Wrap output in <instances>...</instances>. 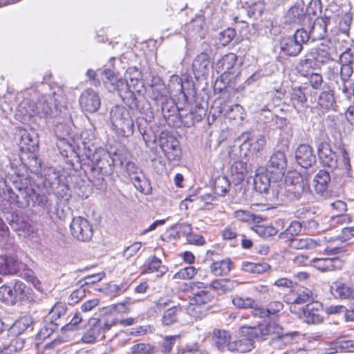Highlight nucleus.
<instances>
[{
	"instance_id": "nucleus-1",
	"label": "nucleus",
	"mask_w": 354,
	"mask_h": 354,
	"mask_svg": "<svg viewBox=\"0 0 354 354\" xmlns=\"http://www.w3.org/2000/svg\"><path fill=\"white\" fill-rule=\"evenodd\" d=\"M102 74L104 76V84L109 92H117L122 101L131 108L137 107L136 93L144 95L146 92L142 73L138 68H128L124 79L118 77L110 69L104 70Z\"/></svg>"
},
{
	"instance_id": "nucleus-2",
	"label": "nucleus",
	"mask_w": 354,
	"mask_h": 354,
	"mask_svg": "<svg viewBox=\"0 0 354 354\" xmlns=\"http://www.w3.org/2000/svg\"><path fill=\"white\" fill-rule=\"evenodd\" d=\"M309 184L307 180L297 172H290L286 176L284 183L272 185V199L284 201L285 198L290 200L299 199L301 196L308 192Z\"/></svg>"
},
{
	"instance_id": "nucleus-3",
	"label": "nucleus",
	"mask_w": 354,
	"mask_h": 354,
	"mask_svg": "<svg viewBox=\"0 0 354 354\" xmlns=\"http://www.w3.org/2000/svg\"><path fill=\"white\" fill-rule=\"evenodd\" d=\"M65 101L63 91L58 88L51 94L39 96L37 102L30 106L32 113L41 118H55L62 111Z\"/></svg>"
},
{
	"instance_id": "nucleus-4",
	"label": "nucleus",
	"mask_w": 354,
	"mask_h": 354,
	"mask_svg": "<svg viewBox=\"0 0 354 354\" xmlns=\"http://www.w3.org/2000/svg\"><path fill=\"white\" fill-rule=\"evenodd\" d=\"M84 154L91 161L93 170L105 176L111 175L115 166L123 165L121 156L118 153L111 156L103 149H85Z\"/></svg>"
},
{
	"instance_id": "nucleus-5",
	"label": "nucleus",
	"mask_w": 354,
	"mask_h": 354,
	"mask_svg": "<svg viewBox=\"0 0 354 354\" xmlns=\"http://www.w3.org/2000/svg\"><path fill=\"white\" fill-rule=\"evenodd\" d=\"M317 152L320 162L324 167H327L332 170L339 167L347 174L351 170L350 158L344 149H341L342 160L339 162L336 153L332 150L330 145L326 142L319 144Z\"/></svg>"
},
{
	"instance_id": "nucleus-6",
	"label": "nucleus",
	"mask_w": 354,
	"mask_h": 354,
	"mask_svg": "<svg viewBox=\"0 0 354 354\" xmlns=\"http://www.w3.org/2000/svg\"><path fill=\"white\" fill-rule=\"evenodd\" d=\"M110 119L116 132L121 136L129 137L134 131V122L129 111L123 106H115L110 113Z\"/></svg>"
},
{
	"instance_id": "nucleus-7",
	"label": "nucleus",
	"mask_w": 354,
	"mask_h": 354,
	"mask_svg": "<svg viewBox=\"0 0 354 354\" xmlns=\"http://www.w3.org/2000/svg\"><path fill=\"white\" fill-rule=\"evenodd\" d=\"M308 41L306 30L298 29L292 37H284L280 42L281 53L290 57L297 56L303 49V45Z\"/></svg>"
},
{
	"instance_id": "nucleus-8",
	"label": "nucleus",
	"mask_w": 354,
	"mask_h": 354,
	"mask_svg": "<svg viewBox=\"0 0 354 354\" xmlns=\"http://www.w3.org/2000/svg\"><path fill=\"white\" fill-rule=\"evenodd\" d=\"M328 78L330 81L334 82L337 88L348 98L351 96L350 91L353 86V82L351 79L352 74L348 73V70H345L344 73H339L338 66H328Z\"/></svg>"
},
{
	"instance_id": "nucleus-9",
	"label": "nucleus",
	"mask_w": 354,
	"mask_h": 354,
	"mask_svg": "<svg viewBox=\"0 0 354 354\" xmlns=\"http://www.w3.org/2000/svg\"><path fill=\"white\" fill-rule=\"evenodd\" d=\"M70 229L72 236L81 241H90L93 236V231L88 220L77 216L73 218Z\"/></svg>"
},
{
	"instance_id": "nucleus-10",
	"label": "nucleus",
	"mask_w": 354,
	"mask_h": 354,
	"mask_svg": "<svg viewBox=\"0 0 354 354\" xmlns=\"http://www.w3.org/2000/svg\"><path fill=\"white\" fill-rule=\"evenodd\" d=\"M79 103L84 111L95 113L100 107L101 99L98 93L91 88H87L80 95Z\"/></svg>"
},
{
	"instance_id": "nucleus-11",
	"label": "nucleus",
	"mask_w": 354,
	"mask_h": 354,
	"mask_svg": "<svg viewBox=\"0 0 354 354\" xmlns=\"http://www.w3.org/2000/svg\"><path fill=\"white\" fill-rule=\"evenodd\" d=\"M160 146L167 158L170 160H178L180 157L179 142L173 136H161Z\"/></svg>"
},
{
	"instance_id": "nucleus-12",
	"label": "nucleus",
	"mask_w": 354,
	"mask_h": 354,
	"mask_svg": "<svg viewBox=\"0 0 354 354\" xmlns=\"http://www.w3.org/2000/svg\"><path fill=\"white\" fill-rule=\"evenodd\" d=\"M212 344L221 352L229 351L232 344V335L228 330L215 328L211 333Z\"/></svg>"
},
{
	"instance_id": "nucleus-13",
	"label": "nucleus",
	"mask_w": 354,
	"mask_h": 354,
	"mask_svg": "<svg viewBox=\"0 0 354 354\" xmlns=\"http://www.w3.org/2000/svg\"><path fill=\"white\" fill-rule=\"evenodd\" d=\"M286 166L287 160L284 152L277 151L271 156L267 165V171L279 178L283 176Z\"/></svg>"
},
{
	"instance_id": "nucleus-14",
	"label": "nucleus",
	"mask_w": 354,
	"mask_h": 354,
	"mask_svg": "<svg viewBox=\"0 0 354 354\" xmlns=\"http://www.w3.org/2000/svg\"><path fill=\"white\" fill-rule=\"evenodd\" d=\"M343 264V261L338 257L314 258L310 261V266L322 272L341 269Z\"/></svg>"
},
{
	"instance_id": "nucleus-15",
	"label": "nucleus",
	"mask_w": 354,
	"mask_h": 354,
	"mask_svg": "<svg viewBox=\"0 0 354 354\" xmlns=\"http://www.w3.org/2000/svg\"><path fill=\"white\" fill-rule=\"evenodd\" d=\"M8 252L0 257V274L14 275L19 271V263L16 257L13 256L10 246L6 248Z\"/></svg>"
},
{
	"instance_id": "nucleus-16",
	"label": "nucleus",
	"mask_w": 354,
	"mask_h": 354,
	"mask_svg": "<svg viewBox=\"0 0 354 354\" xmlns=\"http://www.w3.org/2000/svg\"><path fill=\"white\" fill-rule=\"evenodd\" d=\"M295 158L299 165L304 168H309L316 162V156L313 148L306 144L300 145L295 151Z\"/></svg>"
},
{
	"instance_id": "nucleus-17",
	"label": "nucleus",
	"mask_w": 354,
	"mask_h": 354,
	"mask_svg": "<svg viewBox=\"0 0 354 354\" xmlns=\"http://www.w3.org/2000/svg\"><path fill=\"white\" fill-rule=\"evenodd\" d=\"M185 315V308L180 304L175 305L165 310L161 317L164 326H171L182 322Z\"/></svg>"
},
{
	"instance_id": "nucleus-18",
	"label": "nucleus",
	"mask_w": 354,
	"mask_h": 354,
	"mask_svg": "<svg viewBox=\"0 0 354 354\" xmlns=\"http://www.w3.org/2000/svg\"><path fill=\"white\" fill-rule=\"evenodd\" d=\"M275 335L270 340V345L276 349H283L290 344L294 339L298 335L297 332L286 331L282 326L281 330L278 331Z\"/></svg>"
},
{
	"instance_id": "nucleus-19",
	"label": "nucleus",
	"mask_w": 354,
	"mask_h": 354,
	"mask_svg": "<svg viewBox=\"0 0 354 354\" xmlns=\"http://www.w3.org/2000/svg\"><path fill=\"white\" fill-rule=\"evenodd\" d=\"M306 18V11L304 4L294 5L285 15L286 22L290 24H302Z\"/></svg>"
},
{
	"instance_id": "nucleus-20",
	"label": "nucleus",
	"mask_w": 354,
	"mask_h": 354,
	"mask_svg": "<svg viewBox=\"0 0 354 354\" xmlns=\"http://www.w3.org/2000/svg\"><path fill=\"white\" fill-rule=\"evenodd\" d=\"M321 312L322 305L319 303L307 304L304 309V319L308 324H320L323 321Z\"/></svg>"
},
{
	"instance_id": "nucleus-21",
	"label": "nucleus",
	"mask_w": 354,
	"mask_h": 354,
	"mask_svg": "<svg viewBox=\"0 0 354 354\" xmlns=\"http://www.w3.org/2000/svg\"><path fill=\"white\" fill-rule=\"evenodd\" d=\"M286 301L290 304H303L313 299V292L305 287H298L286 296Z\"/></svg>"
},
{
	"instance_id": "nucleus-22",
	"label": "nucleus",
	"mask_w": 354,
	"mask_h": 354,
	"mask_svg": "<svg viewBox=\"0 0 354 354\" xmlns=\"http://www.w3.org/2000/svg\"><path fill=\"white\" fill-rule=\"evenodd\" d=\"M327 34V22L324 18L317 19L311 26L310 31H306L308 41L311 39L313 41L323 39Z\"/></svg>"
},
{
	"instance_id": "nucleus-23",
	"label": "nucleus",
	"mask_w": 354,
	"mask_h": 354,
	"mask_svg": "<svg viewBox=\"0 0 354 354\" xmlns=\"http://www.w3.org/2000/svg\"><path fill=\"white\" fill-rule=\"evenodd\" d=\"M212 66L209 56L205 53L198 55L192 64V68L196 75L204 76L208 74Z\"/></svg>"
},
{
	"instance_id": "nucleus-24",
	"label": "nucleus",
	"mask_w": 354,
	"mask_h": 354,
	"mask_svg": "<svg viewBox=\"0 0 354 354\" xmlns=\"http://www.w3.org/2000/svg\"><path fill=\"white\" fill-rule=\"evenodd\" d=\"M237 56L234 53L225 55L221 59L216 61L214 68L218 73H231L236 64Z\"/></svg>"
},
{
	"instance_id": "nucleus-25",
	"label": "nucleus",
	"mask_w": 354,
	"mask_h": 354,
	"mask_svg": "<svg viewBox=\"0 0 354 354\" xmlns=\"http://www.w3.org/2000/svg\"><path fill=\"white\" fill-rule=\"evenodd\" d=\"M167 268L162 264L161 260L156 256L148 258L142 267V273L158 272V277L162 276L166 272Z\"/></svg>"
},
{
	"instance_id": "nucleus-26",
	"label": "nucleus",
	"mask_w": 354,
	"mask_h": 354,
	"mask_svg": "<svg viewBox=\"0 0 354 354\" xmlns=\"http://www.w3.org/2000/svg\"><path fill=\"white\" fill-rule=\"evenodd\" d=\"M322 241L310 238L292 239L290 240V246L296 250H313L321 246Z\"/></svg>"
},
{
	"instance_id": "nucleus-27",
	"label": "nucleus",
	"mask_w": 354,
	"mask_h": 354,
	"mask_svg": "<svg viewBox=\"0 0 354 354\" xmlns=\"http://www.w3.org/2000/svg\"><path fill=\"white\" fill-rule=\"evenodd\" d=\"M254 341L250 338L243 337L237 340H232L229 352L233 353H245L254 348Z\"/></svg>"
},
{
	"instance_id": "nucleus-28",
	"label": "nucleus",
	"mask_w": 354,
	"mask_h": 354,
	"mask_svg": "<svg viewBox=\"0 0 354 354\" xmlns=\"http://www.w3.org/2000/svg\"><path fill=\"white\" fill-rule=\"evenodd\" d=\"M332 294L340 299H354V288L346 283L335 282L330 287Z\"/></svg>"
},
{
	"instance_id": "nucleus-29",
	"label": "nucleus",
	"mask_w": 354,
	"mask_h": 354,
	"mask_svg": "<svg viewBox=\"0 0 354 354\" xmlns=\"http://www.w3.org/2000/svg\"><path fill=\"white\" fill-rule=\"evenodd\" d=\"M252 330H254L257 337L265 338L270 335H275L276 333H279L278 331L281 330V326L274 322H265Z\"/></svg>"
},
{
	"instance_id": "nucleus-30",
	"label": "nucleus",
	"mask_w": 354,
	"mask_h": 354,
	"mask_svg": "<svg viewBox=\"0 0 354 354\" xmlns=\"http://www.w3.org/2000/svg\"><path fill=\"white\" fill-rule=\"evenodd\" d=\"M237 283L235 281H231L227 279H214L208 286H204V288H210L221 292H227L232 291Z\"/></svg>"
},
{
	"instance_id": "nucleus-31",
	"label": "nucleus",
	"mask_w": 354,
	"mask_h": 354,
	"mask_svg": "<svg viewBox=\"0 0 354 354\" xmlns=\"http://www.w3.org/2000/svg\"><path fill=\"white\" fill-rule=\"evenodd\" d=\"M306 87H296L292 88L290 94V100L295 108H300L304 106L307 102Z\"/></svg>"
},
{
	"instance_id": "nucleus-32",
	"label": "nucleus",
	"mask_w": 354,
	"mask_h": 354,
	"mask_svg": "<svg viewBox=\"0 0 354 354\" xmlns=\"http://www.w3.org/2000/svg\"><path fill=\"white\" fill-rule=\"evenodd\" d=\"M19 192V207L24 208L29 206L30 201H34L36 192L35 189L29 186L18 187Z\"/></svg>"
},
{
	"instance_id": "nucleus-33",
	"label": "nucleus",
	"mask_w": 354,
	"mask_h": 354,
	"mask_svg": "<svg viewBox=\"0 0 354 354\" xmlns=\"http://www.w3.org/2000/svg\"><path fill=\"white\" fill-rule=\"evenodd\" d=\"M315 188L318 193H323L326 190L330 182V176L325 170H319L314 178Z\"/></svg>"
},
{
	"instance_id": "nucleus-34",
	"label": "nucleus",
	"mask_w": 354,
	"mask_h": 354,
	"mask_svg": "<svg viewBox=\"0 0 354 354\" xmlns=\"http://www.w3.org/2000/svg\"><path fill=\"white\" fill-rule=\"evenodd\" d=\"M277 183L271 185L270 178L266 174H257L255 175L254 178V186L255 189L260 193H265L269 192V188L272 189V185Z\"/></svg>"
},
{
	"instance_id": "nucleus-35",
	"label": "nucleus",
	"mask_w": 354,
	"mask_h": 354,
	"mask_svg": "<svg viewBox=\"0 0 354 354\" xmlns=\"http://www.w3.org/2000/svg\"><path fill=\"white\" fill-rule=\"evenodd\" d=\"M232 261L230 259L214 261L210 266L211 272L216 276L227 274L231 270Z\"/></svg>"
},
{
	"instance_id": "nucleus-36",
	"label": "nucleus",
	"mask_w": 354,
	"mask_h": 354,
	"mask_svg": "<svg viewBox=\"0 0 354 354\" xmlns=\"http://www.w3.org/2000/svg\"><path fill=\"white\" fill-rule=\"evenodd\" d=\"M15 304L18 301H23L28 299V294L31 290L26 285L21 281L15 280L12 285Z\"/></svg>"
},
{
	"instance_id": "nucleus-37",
	"label": "nucleus",
	"mask_w": 354,
	"mask_h": 354,
	"mask_svg": "<svg viewBox=\"0 0 354 354\" xmlns=\"http://www.w3.org/2000/svg\"><path fill=\"white\" fill-rule=\"evenodd\" d=\"M339 64H341L339 68V73H344L345 70L348 71V73L353 74V62L354 61V56L351 49L346 50L339 55Z\"/></svg>"
},
{
	"instance_id": "nucleus-38",
	"label": "nucleus",
	"mask_w": 354,
	"mask_h": 354,
	"mask_svg": "<svg viewBox=\"0 0 354 354\" xmlns=\"http://www.w3.org/2000/svg\"><path fill=\"white\" fill-rule=\"evenodd\" d=\"M265 3L263 1H259L248 6L247 8L242 7L241 12H246L250 18L254 19H259L265 10Z\"/></svg>"
},
{
	"instance_id": "nucleus-39",
	"label": "nucleus",
	"mask_w": 354,
	"mask_h": 354,
	"mask_svg": "<svg viewBox=\"0 0 354 354\" xmlns=\"http://www.w3.org/2000/svg\"><path fill=\"white\" fill-rule=\"evenodd\" d=\"M212 299L213 296L207 290H194L193 297L190 299L189 304L201 306L209 303Z\"/></svg>"
},
{
	"instance_id": "nucleus-40",
	"label": "nucleus",
	"mask_w": 354,
	"mask_h": 354,
	"mask_svg": "<svg viewBox=\"0 0 354 354\" xmlns=\"http://www.w3.org/2000/svg\"><path fill=\"white\" fill-rule=\"evenodd\" d=\"M319 105L326 109L332 108L335 104V97L333 90L322 91L318 97Z\"/></svg>"
},
{
	"instance_id": "nucleus-41",
	"label": "nucleus",
	"mask_w": 354,
	"mask_h": 354,
	"mask_svg": "<svg viewBox=\"0 0 354 354\" xmlns=\"http://www.w3.org/2000/svg\"><path fill=\"white\" fill-rule=\"evenodd\" d=\"M101 335L102 332L94 319L91 328L82 335V340L84 343L89 344L95 342Z\"/></svg>"
},
{
	"instance_id": "nucleus-42",
	"label": "nucleus",
	"mask_w": 354,
	"mask_h": 354,
	"mask_svg": "<svg viewBox=\"0 0 354 354\" xmlns=\"http://www.w3.org/2000/svg\"><path fill=\"white\" fill-rule=\"evenodd\" d=\"M230 183L227 177L221 176L215 179L214 192L221 196H225L229 191Z\"/></svg>"
},
{
	"instance_id": "nucleus-43",
	"label": "nucleus",
	"mask_w": 354,
	"mask_h": 354,
	"mask_svg": "<svg viewBox=\"0 0 354 354\" xmlns=\"http://www.w3.org/2000/svg\"><path fill=\"white\" fill-rule=\"evenodd\" d=\"M66 310L67 306L64 303L57 302L46 316V321L55 322L66 314Z\"/></svg>"
},
{
	"instance_id": "nucleus-44",
	"label": "nucleus",
	"mask_w": 354,
	"mask_h": 354,
	"mask_svg": "<svg viewBox=\"0 0 354 354\" xmlns=\"http://www.w3.org/2000/svg\"><path fill=\"white\" fill-rule=\"evenodd\" d=\"M0 300L8 304H15L12 285H3L0 287Z\"/></svg>"
},
{
	"instance_id": "nucleus-45",
	"label": "nucleus",
	"mask_w": 354,
	"mask_h": 354,
	"mask_svg": "<svg viewBox=\"0 0 354 354\" xmlns=\"http://www.w3.org/2000/svg\"><path fill=\"white\" fill-rule=\"evenodd\" d=\"M302 225L299 221H292L284 232L280 233L279 237L288 240L292 239V236L297 235L301 231Z\"/></svg>"
},
{
	"instance_id": "nucleus-46",
	"label": "nucleus",
	"mask_w": 354,
	"mask_h": 354,
	"mask_svg": "<svg viewBox=\"0 0 354 354\" xmlns=\"http://www.w3.org/2000/svg\"><path fill=\"white\" fill-rule=\"evenodd\" d=\"M283 308V304L280 301H272L269 303L266 308H260L259 316L261 317H268L271 315H275L281 311Z\"/></svg>"
},
{
	"instance_id": "nucleus-47",
	"label": "nucleus",
	"mask_w": 354,
	"mask_h": 354,
	"mask_svg": "<svg viewBox=\"0 0 354 354\" xmlns=\"http://www.w3.org/2000/svg\"><path fill=\"white\" fill-rule=\"evenodd\" d=\"M234 217L239 221L244 222L259 223L262 218L259 216L252 214L249 211L237 210L234 212Z\"/></svg>"
},
{
	"instance_id": "nucleus-48",
	"label": "nucleus",
	"mask_w": 354,
	"mask_h": 354,
	"mask_svg": "<svg viewBox=\"0 0 354 354\" xmlns=\"http://www.w3.org/2000/svg\"><path fill=\"white\" fill-rule=\"evenodd\" d=\"M128 288L127 284L121 283L117 285L115 283H108L104 288V292L111 297H115L124 292Z\"/></svg>"
},
{
	"instance_id": "nucleus-49",
	"label": "nucleus",
	"mask_w": 354,
	"mask_h": 354,
	"mask_svg": "<svg viewBox=\"0 0 354 354\" xmlns=\"http://www.w3.org/2000/svg\"><path fill=\"white\" fill-rule=\"evenodd\" d=\"M32 324V319L31 317L28 315L23 316L14 323L12 330L18 333H21L26 330Z\"/></svg>"
},
{
	"instance_id": "nucleus-50",
	"label": "nucleus",
	"mask_w": 354,
	"mask_h": 354,
	"mask_svg": "<svg viewBox=\"0 0 354 354\" xmlns=\"http://www.w3.org/2000/svg\"><path fill=\"white\" fill-rule=\"evenodd\" d=\"M232 304L239 308H253L255 305V301L250 297H243L235 296L232 299Z\"/></svg>"
},
{
	"instance_id": "nucleus-51",
	"label": "nucleus",
	"mask_w": 354,
	"mask_h": 354,
	"mask_svg": "<svg viewBox=\"0 0 354 354\" xmlns=\"http://www.w3.org/2000/svg\"><path fill=\"white\" fill-rule=\"evenodd\" d=\"M10 230L8 227L4 223L3 219L0 217V236L3 239H8V244L10 246L11 250L13 251H17L18 249V246L15 244L11 239L9 237Z\"/></svg>"
},
{
	"instance_id": "nucleus-52",
	"label": "nucleus",
	"mask_w": 354,
	"mask_h": 354,
	"mask_svg": "<svg viewBox=\"0 0 354 354\" xmlns=\"http://www.w3.org/2000/svg\"><path fill=\"white\" fill-rule=\"evenodd\" d=\"M196 274V270L193 266H187L180 269L174 275L176 279H190Z\"/></svg>"
},
{
	"instance_id": "nucleus-53",
	"label": "nucleus",
	"mask_w": 354,
	"mask_h": 354,
	"mask_svg": "<svg viewBox=\"0 0 354 354\" xmlns=\"http://www.w3.org/2000/svg\"><path fill=\"white\" fill-rule=\"evenodd\" d=\"M180 337V336L178 335L165 337L161 346L162 352L165 354L170 353L176 341L179 340Z\"/></svg>"
},
{
	"instance_id": "nucleus-54",
	"label": "nucleus",
	"mask_w": 354,
	"mask_h": 354,
	"mask_svg": "<svg viewBox=\"0 0 354 354\" xmlns=\"http://www.w3.org/2000/svg\"><path fill=\"white\" fill-rule=\"evenodd\" d=\"M130 178L138 190L141 192H145V187L147 185V181L141 171L132 176Z\"/></svg>"
},
{
	"instance_id": "nucleus-55",
	"label": "nucleus",
	"mask_w": 354,
	"mask_h": 354,
	"mask_svg": "<svg viewBox=\"0 0 354 354\" xmlns=\"http://www.w3.org/2000/svg\"><path fill=\"white\" fill-rule=\"evenodd\" d=\"M45 322V325L39 331V335L44 338L49 337L54 331L57 330L59 327V324L55 323V321H46V319Z\"/></svg>"
},
{
	"instance_id": "nucleus-56",
	"label": "nucleus",
	"mask_w": 354,
	"mask_h": 354,
	"mask_svg": "<svg viewBox=\"0 0 354 354\" xmlns=\"http://www.w3.org/2000/svg\"><path fill=\"white\" fill-rule=\"evenodd\" d=\"M250 146L255 151L263 150L266 145V139L263 135H258L252 137L249 140Z\"/></svg>"
},
{
	"instance_id": "nucleus-57",
	"label": "nucleus",
	"mask_w": 354,
	"mask_h": 354,
	"mask_svg": "<svg viewBox=\"0 0 354 354\" xmlns=\"http://www.w3.org/2000/svg\"><path fill=\"white\" fill-rule=\"evenodd\" d=\"M98 326L100 328L101 331L102 332V337H104V333L110 330L113 326L117 324L118 321L113 318H102L100 319H95Z\"/></svg>"
},
{
	"instance_id": "nucleus-58",
	"label": "nucleus",
	"mask_w": 354,
	"mask_h": 354,
	"mask_svg": "<svg viewBox=\"0 0 354 354\" xmlns=\"http://www.w3.org/2000/svg\"><path fill=\"white\" fill-rule=\"evenodd\" d=\"M153 347L149 344L139 343L131 348L132 354H151Z\"/></svg>"
},
{
	"instance_id": "nucleus-59",
	"label": "nucleus",
	"mask_w": 354,
	"mask_h": 354,
	"mask_svg": "<svg viewBox=\"0 0 354 354\" xmlns=\"http://www.w3.org/2000/svg\"><path fill=\"white\" fill-rule=\"evenodd\" d=\"M313 64V61L310 59L301 60L298 66L299 73L304 77H308L312 73Z\"/></svg>"
},
{
	"instance_id": "nucleus-60",
	"label": "nucleus",
	"mask_w": 354,
	"mask_h": 354,
	"mask_svg": "<svg viewBox=\"0 0 354 354\" xmlns=\"http://www.w3.org/2000/svg\"><path fill=\"white\" fill-rule=\"evenodd\" d=\"M255 232L262 237H269L277 234V230L272 226L257 225Z\"/></svg>"
},
{
	"instance_id": "nucleus-61",
	"label": "nucleus",
	"mask_w": 354,
	"mask_h": 354,
	"mask_svg": "<svg viewBox=\"0 0 354 354\" xmlns=\"http://www.w3.org/2000/svg\"><path fill=\"white\" fill-rule=\"evenodd\" d=\"M3 194L4 199L8 203L17 205L19 207V196L16 194L11 188L6 187Z\"/></svg>"
},
{
	"instance_id": "nucleus-62",
	"label": "nucleus",
	"mask_w": 354,
	"mask_h": 354,
	"mask_svg": "<svg viewBox=\"0 0 354 354\" xmlns=\"http://www.w3.org/2000/svg\"><path fill=\"white\" fill-rule=\"evenodd\" d=\"M308 78L310 85L314 89H319L323 84L322 76L317 73H311L307 77Z\"/></svg>"
},
{
	"instance_id": "nucleus-63",
	"label": "nucleus",
	"mask_w": 354,
	"mask_h": 354,
	"mask_svg": "<svg viewBox=\"0 0 354 354\" xmlns=\"http://www.w3.org/2000/svg\"><path fill=\"white\" fill-rule=\"evenodd\" d=\"M243 107L239 104H234L228 107L225 115L230 118H242Z\"/></svg>"
},
{
	"instance_id": "nucleus-64",
	"label": "nucleus",
	"mask_w": 354,
	"mask_h": 354,
	"mask_svg": "<svg viewBox=\"0 0 354 354\" xmlns=\"http://www.w3.org/2000/svg\"><path fill=\"white\" fill-rule=\"evenodd\" d=\"M315 59L323 64L331 59L330 54L326 50L322 48L315 49Z\"/></svg>"
}]
</instances>
